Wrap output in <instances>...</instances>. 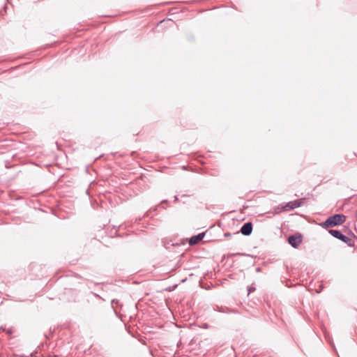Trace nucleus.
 Instances as JSON below:
<instances>
[{
	"instance_id": "f257e3e1",
	"label": "nucleus",
	"mask_w": 357,
	"mask_h": 357,
	"mask_svg": "<svg viewBox=\"0 0 357 357\" xmlns=\"http://www.w3.org/2000/svg\"><path fill=\"white\" fill-rule=\"evenodd\" d=\"M347 217L342 213H337L329 216L324 222H321L320 225L328 229V228L334 227L342 225L346 221Z\"/></svg>"
},
{
	"instance_id": "f03ea898",
	"label": "nucleus",
	"mask_w": 357,
	"mask_h": 357,
	"mask_svg": "<svg viewBox=\"0 0 357 357\" xmlns=\"http://www.w3.org/2000/svg\"><path fill=\"white\" fill-rule=\"evenodd\" d=\"M328 233L333 236L334 238L339 239L346 243L349 247H354V241L349 238L348 236L344 235L341 231L336 229H328Z\"/></svg>"
},
{
	"instance_id": "7ed1b4c3",
	"label": "nucleus",
	"mask_w": 357,
	"mask_h": 357,
	"mask_svg": "<svg viewBox=\"0 0 357 357\" xmlns=\"http://www.w3.org/2000/svg\"><path fill=\"white\" fill-rule=\"evenodd\" d=\"M305 198H301L294 201L289 202L284 205L282 206V208L284 211H291L294 208L301 206L304 203Z\"/></svg>"
},
{
	"instance_id": "20e7f679",
	"label": "nucleus",
	"mask_w": 357,
	"mask_h": 357,
	"mask_svg": "<svg viewBox=\"0 0 357 357\" xmlns=\"http://www.w3.org/2000/svg\"><path fill=\"white\" fill-rule=\"evenodd\" d=\"M302 242V235L301 234L291 235L288 237V243L294 248L298 247Z\"/></svg>"
},
{
	"instance_id": "39448f33",
	"label": "nucleus",
	"mask_w": 357,
	"mask_h": 357,
	"mask_svg": "<svg viewBox=\"0 0 357 357\" xmlns=\"http://www.w3.org/2000/svg\"><path fill=\"white\" fill-rule=\"evenodd\" d=\"M252 223L251 222H248L243 225L240 231L244 236H250L252 234Z\"/></svg>"
},
{
	"instance_id": "423d86ee",
	"label": "nucleus",
	"mask_w": 357,
	"mask_h": 357,
	"mask_svg": "<svg viewBox=\"0 0 357 357\" xmlns=\"http://www.w3.org/2000/svg\"><path fill=\"white\" fill-rule=\"evenodd\" d=\"M204 236H205L204 233H199L197 235H195V236H192L190 238L189 244L190 245H194L198 243L200 241H202L204 238Z\"/></svg>"
},
{
	"instance_id": "0eeeda50",
	"label": "nucleus",
	"mask_w": 357,
	"mask_h": 357,
	"mask_svg": "<svg viewBox=\"0 0 357 357\" xmlns=\"http://www.w3.org/2000/svg\"><path fill=\"white\" fill-rule=\"evenodd\" d=\"M214 310L215 311H218L219 312H222V313H235L236 312L234 310H231V309H229L227 307H222V306H215V307L214 308Z\"/></svg>"
},
{
	"instance_id": "6e6552de",
	"label": "nucleus",
	"mask_w": 357,
	"mask_h": 357,
	"mask_svg": "<svg viewBox=\"0 0 357 357\" xmlns=\"http://www.w3.org/2000/svg\"><path fill=\"white\" fill-rule=\"evenodd\" d=\"M119 303V301L117 299H112V301H111L112 308L114 310V312L116 314L117 313V312H116V310L115 309V307L114 306V304L118 305Z\"/></svg>"
},
{
	"instance_id": "1a4fd4ad",
	"label": "nucleus",
	"mask_w": 357,
	"mask_h": 357,
	"mask_svg": "<svg viewBox=\"0 0 357 357\" xmlns=\"http://www.w3.org/2000/svg\"><path fill=\"white\" fill-rule=\"evenodd\" d=\"M282 209V206H277L276 208H274V213H280Z\"/></svg>"
},
{
	"instance_id": "9d476101",
	"label": "nucleus",
	"mask_w": 357,
	"mask_h": 357,
	"mask_svg": "<svg viewBox=\"0 0 357 357\" xmlns=\"http://www.w3.org/2000/svg\"><path fill=\"white\" fill-rule=\"evenodd\" d=\"M91 294H93L95 297L99 298V299H101L102 301H105V299H104L103 298H102L100 295H98V294L96 293H94V292H91Z\"/></svg>"
},
{
	"instance_id": "9b49d317",
	"label": "nucleus",
	"mask_w": 357,
	"mask_h": 357,
	"mask_svg": "<svg viewBox=\"0 0 357 357\" xmlns=\"http://www.w3.org/2000/svg\"><path fill=\"white\" fill-rule=\"evenodd\" d=\"M255 290V287H248V294H250L251 292L254 291Z\"/></svg>"
},
{
	"instance_id": "f8f14e48",
	"label": "nucleus",
	"mask_w": 357,
	"mask_h": 357,
	"mask_svg": "<svg viewBox=\"0 0 357 357\" xmlns=\"http://www.w3.org/2000/svg\"><path fill=\"white\" fill-rule=\"evenodd\" d=\"M323 288H324L323 285L320 284L319 287V289L316 290V292L317 293H320L322 291Z\"/></svg>"
},
{
	"instance_id": "ddd939ff",
	"label": "nucleus",
	"mask_w": 357,
	"mask_h": 357,
	"mask_svg": "<svg viewBox=\"0 0 357 357\" xmlns=\"http://www.w3.org/2000/svg\"><path fill=\"white\" fill-rule=\"evenodd\" d=\"M5 331L9 334V335H11L13 333V330L12 328H8V329H6Z\"/></svg>"
},
{
	"instance_id": "4468645a",
	"label": "nucleus",
	"mask_w": 357,
	"mask_h": 357,
	"mask_svg": "<svg viewBox=\"0 0 357 357\" xmlns=\"http://www.w3.org/2000/svg\"><path fill=\"white\" fill-rule=\"evenodd\" d=\"M232 255L233 256H236V255L249 256L248 255L242 254V253H235V254H232Z\"/></svg>"
},
{
	"instance_id": "2eb2a0df",
	"label": "nucleus",
	"mask_w": 357,
	"mask_h": 357,
	"mask_svg": "<svg viewBox=\"0 0 357 357\" xmlns=\"http://www.w3.org/2000/svg\"><path fill=\"white\" fill-rule=\"evenodd\" d=\"M150 213H151V211H149L148 212H146V216H149Z\"/></svg>"
},
{
	"instance_id": "dca6fc26",
	"label": "nucleus",
	"mask_w": 357,
	"mask_h": 357,
	"mask_svg": "<svg viewBox=\"0 0 357 357\" xmlns=\"http://www.w3.org/2000/svg\"><path fill=\"white\" fill-rule=\"evenodd\" d=\"M164 203H167V199H164L161 202V204H164Z\"/></svg>"
},
{
	"instance_id": "f3484780",
	"label": "nucleus",
	"mask_w": 357,
	"mask_h": 357,
	"mask_svg": "<svg viewBox=\"0 0 357 357\" xmlns=\"http://www.w3.org/2000/svg\"><path fill=\"white\" fill-rule=\"evenodd\" d=\"M178 200V198L177 196H174V202H177Z\"/></svg>"
},
{
	"instance_id": "a211bd4d",
	"label": "nucleus",
	"mask_w": 357,
	"mask_h": 357,
	"mask_svg": "<svg viewBox=\"0 0 357 357\" xmlns=\"http://www.w3.org/2000/svg\"><path fill=\"white\" fill-rule=\"evenodd\" d=\"M5 330H6V328H3L2 326L0 327V331H5Z\"/></svg>"
},
{
	"instance_id": "6ab92c4d",
	"label": "nucleus",
	"mask_w": 357,
	"mask_h": 357,
	"mask_svg": "<svg viewBox=\"0 0 357 357\" xmlns=\"http://www.w3.org/2000/svg\"><path fill=\"white\" fill-rule=\"evenodd\" d=\"M158 206H155V207L154 208L153 211H155L158 209Z\"/></svg>"
},
{
	"instance_id": "aec40b11",
	"label": "nucleus",
	"mask_w": 357,
	"mask_h": 357,
	"mask_svg": "<svg viewBox=\"0 0 357 357\" xmlns=\"http://www.w3.org/2000/svg\"><path fill=\"white\" fill-rule=\"evenodd\" d=\"M230 236L229 233L225 234V236Z\"/></svg>"
}]
</instances>
